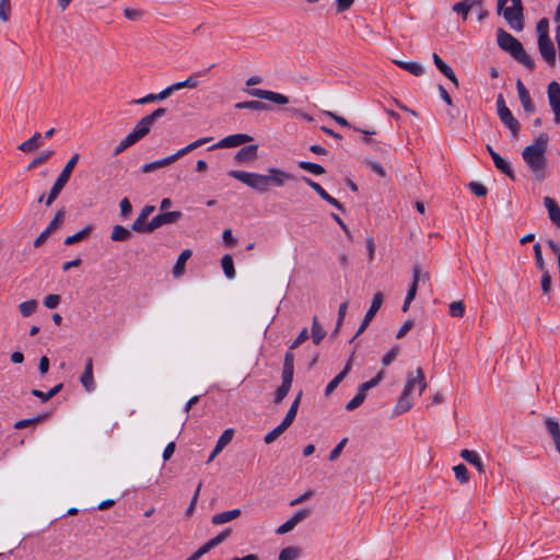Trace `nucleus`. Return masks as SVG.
<instances>
[{"instance_id": "obj_1", "label": "nucleus", "mask_w": 560, "mask_h": 560, "mask_svg": "<svg viewBox=\"0 0 560 560\" xmlns=\"http://www.w3.org/2000/svg\"><path fill=\"white\" fill-rule=\"evenodd\" d=\"M229 176L240 180L258 194H266L270 187H282L294 176L281 168L270 167L267 174L248 173L244 171H230Z\"/></svg>"}, {"instance_id": "obj_2", "label": "nucleus", "mask_w": 560, "mask_h": 560, "mask_svg": "<svg viewBox=\"0 0 560 560\" xmlns=\"http://www.w3.org/2000/svg\"><path fill=\"white\" fill-rule=\"evenodd\" d=\"M548 136L540 133L533 144L526 145L522 151V158L529 167L535 180L542 182L546 176L548 161L546 151L548 147Z\"/></svg>"}, {"instance_id": "obj_3", "label": "nucleus", "mask_w": 560, "mask_h": 560, "mask_svg": "<svg viewBox=\"0 0 560 560\" xmlns=\"http://www.w3.org/2000/svg\"><path fill=\"white\" fill-rule=\"evenodd\" d=\"M498 45L505 51H508L514 59L524 65L527 69L533 70L535 62L532 57L525 51L522 43L514 36L499 30L497 34Z\"/></svg>"}, {"instance_id": "obj_4", "label": "nucleus", "mask_w": 560, "mask_h": 560, "mask_svg": "<svg viewBox=\"0 0 560 560\" xmlns=\"http://www.w3.org/2000/svg\"><path fill=\"white\" fill-rule=\"evenodd\" d=\"M293 373H294V354L289 351L284 355L283 369L281 374L282 383L277 388L275 394V404L279 405L282 402L284 397L290 392L292 382H293Z\"/></svg>"}, {"instance_id": "obj_5", "label": "nucleus", "mask_w": 560, "mask_h": 560, "mask_svg": "<svg viewBox=\"0 0 560 560\" xmlns=\"http://www.w3.org/2000/svg\"><path fill=\"white\" fill-rule=\"evenodd\" d=\"M506 2H498V14L503 15L509 26L517 32L524 28V15L522 2H512L506 7Z\"/></svg>"}, {"instance_id": "obj_6", "label": "nucleus", "mask_w": 560, "mask_h": 560, "mask_svg": "<svg viewBox=\"0 0 560 560\" xmlns=\"http://www.w3.org/2000/svg\"><path fill=\"white\" fill-rule=\"evenodd\" d=\"M497 110L503 125L511 131L512 137L514 139H517L520 135L521 125L505 105V101L502 94L498 95Z\"/></svg>"}, {"instance_id": "obj_7", "label": "nucleus", "mask_w": 560, "mask_h": 560, "mask_svg": "<svg viewBox=\"0 0 560 560\" xmlns=\"http://www.w3.org/2000/svg\"><path fill=\"white\" fill-rule=\"evenodd\" d=\"M166 113V109L163 107H160L155 110H153L150 115L144 116L141 118L130 132L132 136H135V139L139 141L143 137H145L150 130L152 125L155 122V120L162 116H164Z\"/></svg>"}, {"instance_id": "obj_8", "label": "nucleus", "mask_w": 560, "mask_h": 560, "mask_svg": "<svg viewBox=\"0 0 560 560\" xmlns=\"http://www.w3.org/2000/svg\"><path fill=\"white\" fill-rule=\"evenodd\" d=\"M413 383L415 380L411 378L409 381H406L404 390L399 398L397 399V402L394 408V413L396 416L402 415L411 409V393L413 390Z\"/></svg>"}, {"instance_id": "obj_9", "label": "nucleus", "mask_w": 560, "mask_h": 560, "mask_svg": "<svg viewBox=\"0 0 560 560\" xmlns=\"http://www.w3.org/2000/svg\"><path fill=\"white\" fill-rule=\"evenodd\" d=\"M244 91H245V93H247L250 96L270 101L278 105H285L289 103L288 96L277 93V92H272V91H268V90H260V89H246Z\"/></svg>"}, {"instance_id": "obj_10", "label": "nucleus", "mask_w": 560, "mask_h": 560, "mask_svg": "<svg viewBox=\"0 0 560 560\" xmlns=\"http://www.w3.org/2000/svg\"><path fill=\"white\" fill-rule=\"evenodd\" d=\"M548 100L555 114V122L560 124V84L552 81L548 85Z\"/></svg>"}, {"instance_id": "obj_11", "label": "nucleus", "mask_w": 560, "mask_h": 560, "mask_svg": "<svg viewBox=\"0 0 560 560\" xmlns=\"http://www.w3.org/2000/svg\"><path fill=\"white\" fill-rule=\"evenodd\" d=\"M252 140L253 138L246 133H235L221 139L219 142L210 147V150L218 148H235Z\"/></svg>"}, {"instance_id": "obj_12", "label": "nucleus", "mask_w": 560, "mask_h": 560, "mask_svg": "<svg viewBox=\"0 0 560 560\" xmlns=\"http://www.w3.org/2000/svg\"><path fill=\"white\" fill-rule=\"evenodd\" d=\"M183 213L180 211H170V212H163L158 215H155L150 221V226L153 228V231L156 229L166 225V224H173L177 222L179 219H182Z\"/></svg>"}, {"instance_id": "obj_13", "label": "nucleus", "mask_w": 560, "mask_h": 560, "mask_svg": "<svg viewBox=\"0 0 560 560\" xmlns=\"http://www.w3.org/2000/svg\"><path fill=\"white\" fill-rule=\"evenodd\" d=\"M538 49L542 59L551 67L556 65V49L550 38L538 39Z\"/></svg>"}, {"instance_id": "obj_14", "label": "nucleus", "mask_w": 560, "mask_h": 560, "mask_svg": "<svg viewBox=\"0 0 560 560\" xmlns=\"http://www.w3.org/2000/svg\"><path fill=\"white\" fill-rule=\"evenodd\" d=\"M258 145L257 144H249L246 147H243L241 150L237 151L235 154V161L238 164H245V163H252L255 162L258 158Z\"/></svg>"}, {"instance_id": "obj_15", "label": "nucleus", "mask_w": 560, "mask_h": 560, "mask_svg": "<svg viewBox=\"0 0 560 560\" xmlns=\"http://www.w3.org/2000/svg\"><path fill=\"white\" fill-rule=\"evenodd\" d=\"M303 180L312 188L314 189L325 201L337 208L338 210H343V206L334 197H331L329 194L326 192V190L317 183L312 180L308 177H303Z\"/></svg>"}, {"instance_id": "obj_16", "label": "nucleus", "mask_w": 560, "mask_h": 560, "mask_svg": "<svg viewBox=\"0 0 560 560\" xmlns=\"http://www.w3.org/2000/svg\"><path fill=\"white\" fill-rule=\"evenodd\" d=\"M121 10L124 16L131 22H138L142 20L144 15L148 13V11L144 8H142L139 3L124 5Z\"/></svg>"}, {"instance_id": "obj_17", "label": "nucleus", "mask_w": 560, "mask_h": 560, "mask_svg": "<svg viewBox=\"0 0 560 560\" xmlns=\"http://www.w3.org/2000/svg\"><path fill=\"white\" fill-rule=\"evenodd\" d=\"M516 89L524 110L528 114H532L535 110L534 104L532 102L528 90L520 79L516 81Z\"/></svg>"}, {"instance_id": "obj_18", "label": "nucleus", "mask_w": 560, "mask_h": 560, "mask_svg": "<svg viewBox=\"0 0 560 560\" xmlns=\"http://www.w3.org/2000/svg\"><path fill=\"white\" fill-rule=\"evenodd\" d=\"M233 435H234L233 429H226L223 431V433L217 441V444L208 458V463L212 462L215 458V456L224 448V446L228 445L232 441Z\"/></svg>"}, {"instance_id": "obj_19", "label": "nucleus", "mask_w": 560, "mask_h": 560, "mask_svg": "<svg viewBox=\"0 0 560 560\" xmlns=\"http://www.w3.org/2000/svg\"><path fill=\"white\" fill-rule=\"evenodd\" d=\"M352 361H353V355L350 357V359L348 360L343 370L328 383L326 390H325L326 396H329L337 388V386L343 381V378L348 375V373L350 372L351 366H352Z\"/></svg>"}, {"instance_id": "obj_20", "label": "nucleus", "mask_w": 560, "mask_h": 560, "mask_svg": "<svg viewBox=\"0 0 560 560\" xmlns=\"http://www.w3.org/2000/svg\"><path fill=\"white\" fill-rule=\"evenodd\" d=\"M545 425L553 440L556 450L560 453V425L558 421L547 417L545 419Z\"/></svg>"}, {"instance_id": "obj_21", "label": "nucleus", "mask_w": 560, "mask_h": 560, "mask_svg": "<svg viewBox=\"0 0 560 560\" xmlns=\"http://www.w3.org/2000/svg\"><path fill=\"white\" fill-rule=\"evenodd\" d=\"M432 59H433V62L434 65L436 66V68L446 77L448 78L455 86H458V81H457V78L454 73V71L452 70V68L446 65L438 54H433L432 55Z\"/></svg>"}, {"instance_id": "obj_22", "label": "nucleus", "mask_w": 560, "mask_h": 560, "mask_svg": "<svg viewBox=\"0 0 560 560\" xmlns=\"http://www.w3.org/2000/svg\"><path fill=\"white\" fill-rule=\"evenodd\" d=\"M177 160H178V158L174 153V154H172V155H170L167 158H164V159L151 162V163H147V164H144L142 166L141 170H142L143 173H150V172H153V171H155L158 168L168 166L172 163L176 162Z\"/></svg>"}, {"instance_id": "obj_23", "label": "nucleus", "mask_w": 560, "mask_h": 560, "mask_svg": "<svg viewBox=\"0 0 560 560\" xmlns=\"http://www.w3.org/2000/svg\"><path fill=\"white\" fill-rule=\"evenodd\" d=\"M410 378L415 380L413 389L418 387L419 394L421 395L427 388V381L422 368H417L415 372H409L406 381Z\"/></svg>"}, {"instance_id": "obj_24", "label": "nucleus", "mask_w": 560, "mask_h": 560, "mask_svg": "<svg viewBox=\"0 0 560 560\" xmlns=\"http://www.w3.org/2000/svg\"><path fill=\"white\" fill-rule=\"evenodd\" d=\"M80 381L88 392L93 390L95 384L93 378V364L91 358L86 360L85 369L81 375Z\"/></svg>"}, {"instance_id": "obj_25", "label": "nucleus", "mask_w": 560, "mask_h": 560, "mask_svg": "<svg viewBox=\"0 0 560 560\" xmlns=\"http://www.w3.org/2000/svg\"><path fill=\"white\" fill-rule=\"evenodd\" d=\"M191 255H192L191 249H184L179 254V256H178V258H177V260L175 262V266L173 267V276L175 278H179V277H182L184 275V272H185V264L191 257Z\"/></svg>"}, {"instance_id": "obj_26", "label": "nucleus", "mask_w": 560, "mask_h": 560, "mask_svg": "<svg viewBox=\"0 0 560 560\" xmlns=\"http://www.w3.org/2000/svg\"><path fill=\"white\" fill-rule=\"evenodd\" d=\"M240 515H241L240 509L225 511V512L218 513V514L213 515L211 518V523L213 525H221V524H224V523H228V522H231V521L237 518Z\"/></svg>"}, {"instance_id": "obj_27", "label": "nucleus", "mask_w": 560, "mask_h": 560, "mask_svg": "<svg viewBox=\"0 0 560 560\" xmlns=\"http://www.w3.org/2000/svg\"><path fill=\"white\" fill-rule=\"evenodd\" d=\"M544 203L548 210L550 220L560 228V208L551 197H545Z\"/></svg>"}, {"instance_id": "obj_28", "label": "nucleus", "mask_w": 560, "mask_h": 560, "mask_svg": "<svg viewBox=\"0 0 560 560\" xmlns=\"http://www.w3.org/2000/svg\"><path fill=\"white\" fill-rule=\"evenodd\" d=\"M460 457L465 459L467 463L474 465L479 472L485 471V465L480 458V456L475 451L463 450L460 452Z\"/></svg>"}, {"instance_id": "obj_29", "label": "nucleus", "mask_w": 560, "mask_h": 560, "mask_svg": "<svg viewBox=\"0 0 560 560\" xmlns=\"http://www.w3.org/2000/svg\"><path fill=\"white\" fill-rule=\"evenodd\" d=\"M395 65H397L399 68L410 72L411 74L416 77H420L424 73L423 67L419 62L415 61H404V60H393Z\"/></svg>"}, {"instance_id": "obj_30", "label": "nucleus", "mask_w": 560, "mask_h": 560, "mask_svg": "<svg viewBox=\"0 0 560 560\" xmlns=\"http://www.w3.org/2000/svg\"><path fill=\"white\" fill-rule=\"evenodd\" d=\"M492 160L498 170L509 176L511 179H515L514 172L509 164L500 154H492Z\"/></svg>"}, {"instance_id": "obj_31", "label": "nucleus", "mask_w": 560, "mask_h": 560, "mask_svg": "<svg viewBox=\"0 0 560 560\" xmlns=\"http://www.w3.org/2000/svg\"><path fill=\"white\" fill-rule=\"evenodd\" d=\"M131 237V232L122 225H114L110 234V240L114 242H124Z\"/></svg>"}, {"instance_id": "obj_32", "label": "nucleus", "mask_w": 560, "mask_h": 560, "mask_svg": "<svg viewBox=\"0 0 560 560\" xmlns=\"http://www.w3.org/2000/svg\"><path fill=\"white\" fill-rule=\"evenodd\" d=\"M301 398H302V392H300L295 399L293 400L290 409L288 410L284 419L282 420V422L290 427L294 420V418L296 417V413H298V409H299V406H300V402H301Z\"/></svg>"}, {"instance_id": "obj_33", "label": "nucleus", "mask_w": 560, "mask_h": 560, "mask_svg": "<svg viewBox=\"0 0 560 560\" xmlns=\"http://www.w3.org/2000/svg\"><path fill=\"white\" fill-rule=\"evenodd\" d=\"M325 336H326V331L324 330V328L319 324L317 316H314L313 317V323H312V339H313V342L315 345H319Z\"/></svg>"}, {"instance_id": "obj_34", "label": "nucleus", "mask_w": 560, "mask_h": 560, "mask_svg": "<svg viewBox=\"0 0 560 560\" xmlns=\"http://www.w3.org/2000/svg\"><path fill=\"white\" fill-rule=\"evenodd\" d=\"M383 302H384L383 293L376 292L373 295L372 304H371L370 308L368 310L365 316H368V318L373 319L374 316L376 315V313L378 312V310L381 308Z\"/></svg>"}, {"instance_id": "obj_35", "label": "nucleus", "mask_w": 560, "mask_h": 560, "mask_svg": "<svg viewBox=\"0 0 560 560\" xmlns=\"http://www.w3.org/2000/svg\"><path fill=\"white\" fill-rule=\"evenodd\" d=\"M475 4H481V2H456L452 10L453 12L460 14L465 20L468 13L475 9Z\"/></svg>"}, {"instance_id": "obj_36", "label": "nucleus", "mask_w": 560, "mask_h": 560, "mask_svg": "<svg viewBox=\"0 0 560 560\" xmlns=\"http://www.w3.org/2000/svg\"><path fill=\"white\" fill-rule=\"evenodd\" d=\"M237 109L266 110L268 105L259 101H244L235 104Z\"/></svg>"}, {"instance_id": "obj_37", "label": "nucleus", "mask_w": 560, "mask_h": 560, "mask_svg": "<svg viewBox=\"0 0 560 560\" xmlns=\"http://www.w3.org/2000/svg\"><path fill=\"white\" fill-rule=\"evenodd\" d=\"M91 232H92V226L88 225L83 230L74 233L73 235L68 236L65 240V244L66 245H72V244H75L78 242H81L84 238H86L90 235Z\"/></svg>"}, {"instance_id": "obj_38", "label": "nucleus", "mask_w": 560, "mask_h": 560, "mask_svg": "<svg viewBox=\"0 0 560 560\" xmlns=\"http://www.w3.org/2000/svg\"><path fill=\"white\" fill-rule=\"evenodd\" d=\"M221 266L225 273V276L229 279H232L235 277V269H234V262L231 255L226 254L221 259Z\"/></svg>"}, {"instance_id": "obj_39", "label": "nucleus", "mask_w": 560, "mask_h": 560, "mask_svg": "<svg viewBox=\"0 0 560 560\" xmlns=\"http://www.w3.org/2000/svg\"><path fill=\"white\" fill-rule=\"evenodd\" d=\"M198 85V81L195 75L188 77L186 80L176 82L170 85L172 92L182 90V89H195Z\"/></svg>"}, {"instance_id": "obj_40", "label": "nucleus", "mask_w": 560, "mask_h": 560, "mask_svg": "<svg viewBox=\"0 0 560 560\" xmlns=\"http://www.w3.org/2000/svg\"><path fill=\"white\" fill-rule=\"evenodd\" d=\"M385 372L382 370L380 371L372 380L362 383L359 386V390L363 394H366V392L375 386H377L382 380L384 378Z\"/></svg>"}, {"instance_id": "obj_41", "label": "nucleus", "mask_w": 560, "mask_h": 560, "mask_svg": "<svg viewBox=\"0 0 560 560\" xmlns=\"http://www.w3.org/2000/svg\"><path fill=\"white\" fill-rule=\"evenodd\" d=\"M289 427L285 425L283 422H281L279 425H277L273 430H271L269 433H267L264 438V442L266 444H271L275 442Z\"/></svg>"}, {"instance_id": "obj_42", "label": "nucleus", "mask_w": 560, "mask_h": 560, "mask_svg": "<svg viewBox=\"0 0 560 560\" xmlns=\"http://www.w3.org/2000/svg\"><path fill=\"white\" fill-rule=\"evenodd\" d=\"M299 166L302 170L310 172L312 174H315V175H322L325 173V168L317 163L301 161V162H299Z\"/></svg>"}, {"instance_id": "obj_43", "label": "nucleus", "mask_w": 560, "mask_h": 560, "mask_svg": "<svg viewBox=\"0 0 560 560\" xmlns=\"http://www.w3.org/2000/svg\"><path fill=\"white\" fill-rule=\"evenodd\" d=\"M137 140L135 139V136L129 133L127 137H125L118 145L114 149V155L120 154L122 151H125L127 148L135 144Z\"/></svg>"}, {"instance_id": "obj_44", "label": "nucleus", "mask_w": 560, "mask_h": 560, "mask_svg": "<svg viewBox=\"0 0 560 560\" xmlns=\"http://www.w3.org/2000/svg\"><path fill=\"white\" fill-rule=\"evenodd\" d=\"M454 474H455V477L456 479L460 482V483H466L468 482L469 480V472H468V469L466 468V466L464 464H458L456 465L454 468Z\"/></svg>"}, {"instance_id": "obj_45", "label": "nucleus", "mask_w": 560, "mask_h": 560, "mask_svg": "<svg viewBox=\"0 0 560 560\" xmlns=\"http://www.w3.org/2000/svg\"><path fill=\"white\" fill-rule=\"evenodd\" d=\"M150 222L145 223L144 221L140 219H136L133 223L131 224V230L137 233H151L153 232V228H149Z\"/></svg>"}, {"instance_id": "obj_46", "label": "nucleus", "mask_w": 560, "mask_h": 560, "mask_svg": "<svg viewBox=\"0 0 560 560\" xmlns=\"http://www.w3.org/2000/svg\"><path fill=\"white\" fill-rule=\"evenodd\" d=\"M299 552V549L295 547H285L280 551L279 560H295Z\"/></svg>"}, {"instance_id": "obj_47", "label": "nucleus", "mask_w": 560, "mask_h": 560, "mask_svg": "<svg viewBox=\"0 0 560 560\" xmlns=\"http://www.w3.org/2000/svg\"><path fill=\"white\" fill-rule=\"evenodd\" d=\"M465 314V305L462 301H454L450 304V315L452 317H463Z\"/></svg>"}, {"instance_id": "obj_48", "label": "nucleus", "mask_w": 560, "mask_h": 560, "mask_svg": "<svg viewBox=\"0 0 560 560\" xmlns=\"http://www.w3.org/2000/svg\"><path fill=\"white\" fill-rule=\"evenodd\" d=\"M430 279L429 272H422L420 265H415L412 268V282L419 284L421 280L425 281Z\"/></svg>"}, {"instance_id": "obj_49", "label": "nucleus", "mask_w": 560, "mask_h": 560, "mask_svg": "<svg viewBox=\"0 0 560 560\" xmlns=\"http://www.w3.org/2000/svg\"><path fill=\"white\" fill-rule=\"evenodd\" d=\"M366 397V394L358 392V394L346 405V409L351 411L361 406Z\"/></svg>"}, {"instance_id": "obj_50", "label": "nucleus", "mask_w": 560, "mask_h": 560, "mask_svg": "<svg viewBox=\"0 0 560 560\" xmlns=\"http://www.w3.org/2000/svg\"><path fill=\"white\" fill-rule=\"evenodd\" d=\"M61 388H62V383H59V384L55 385L48 393L37 390V398L42 399V401L45 402V401L49 400L51 397H54L57 393H59Z\"/></svg>"}, {"instance_id": "obj_51", "label": "nucleus", "mask_w": 560, "mask_h": 560, "mask_svg": "<svg viewBox=\"0 0 560 560\" xmlns=\"http://www.w3.org/2000/svg\"><path fill=\"white\" fill-rule=\"evenodd\" d=\"M19 310L24 317L35 313V300L23 302L19 305Z\"/></svg>"}, {"instance_id": "obj_52", "label": "nucleus", "mask_w": 560, "mask_h": 560, "mask_svg": "<svg viewBox=\"0 0 560 560\" xmlns=\"http://www.w3.org/2000/svg\"><path fill=\"white\" fill-rule=\"evenodd\" d=\"M536 28H537V33H538V39H542L544 36H545V38H550L549 34H548L549 22L547 19L539 20Z\"/></svg>"}, {"instance_id": "obj_53", "label": "nucleus", "mask_w": 560, "mask_h": 560, "mask_svg": "<svg viewBox=\"0 0 560 560\" xmlns=\"http://www.w3.org/2000/svg\"><path fill=\"white\" fill-rule=\"evenodd\" d=\"M63 218H65V212L63 210H59L56 214H55V218L52 219V221L50 222V224L48 225V228L46 229L48 232H54L56 231L62 223L63 221Z\"/></svg>"}, {"instance_id": "obj_54", "label": "nucleus", "mask_w": 560, "mask_h": 560, "mask_svg": "<svg viewBox=\"0 0 560 560\" xmlns=\"http://www.w3.org/2000/svg\"><path fill=\"white\" fill-rule=\"evenodd\" d=\"M353 2H336V4L328 10V13L342 14L350 10Z\"/></svg>"}, {"instance_id": "obj_55", "label": "nucleus", "mask_w": 560, "mask_h": 560, "mask_svg": "<svg viewBox=\"0 0 560 560\" xmlns=\"http://www.w3.org/2000/svg\"><path fill=\"white\" fill-rule=\"evenodd\" d=\"M347 442H348V439L345 438L334 447V450L329 454V460L330 462L336 460L340 456V454H341L345 445L347 444Z\"/></svg>"}, {"instance_id": "obj_56", "label": "nucleus", "mask_w": 560, "mask_h": 560, "mask_svg": "<svg viewBox=\"0 0 560 560\" xmlns=\"http://www.w3.org/2000/svg\"><path fill=\"white\" fill-rule=\"evenodd\" d=\"M469 189L478 197H483L487 195L488 192V189L485 185L480 184V183H477V182H471L469 184Z\"/></svg>"}, {"instance_id": "obj_57", "label": "nucleus", "mask_w": 560, "mask_h": 560, "mask_svg": "<svg viewBox=\"0 0 560 560\" xmlns=\"http://www.w3.org/2000/svg\"><path fill=\"white\" fill-rule=\"evenodd\" d=\"M79 161V154H74L68 162L67 164L65 165L63 170L61 171V174H63L65 176H71V173L74 168V166L77 165Z\"/></svg>"}, {"instance_id": "obj_58", "label": "nucleus", "mask_w": 560, "mask_h": 560, "mask_svg": "<svg viewBox=\"0 0 560 560\" xmlns=\"http://www.w3.org/2000/svg\"><path fill=\"white\" fill-rule=\"evenodd\" d=\"M534 253H535L536 266H537L541 271H544V270H545V261H544V258H542L540 244L536 243V244L534 245Z\"/></svg>"}, {"instance_id": "obj_59", "label": "nucleus", "mask_w": 560, "mask_h": 560, "mask_svg": "<svg viewBox=\"0 0 560 560\" xmlns=\"http://www.w3.org/2000/svg\"><path fill=\"white\" fill-rule=\"evenodd\" d=\"M60 303V295L58 294H49L45 298L44 300V305L47 307V308H56Z\"/></svg>"}, {"instance_id": "obj_60", "label": "nucleus", "mask_w": 560, "mask_h": 560, "mask_svg": "<svg viewBox=\"0 0 560 560\" xmlns=\"http://www.w3.org/2000/svg\"><path fill=\"white\" fill-rule=\"evenodd\" d=\"M308 338L307 328H303L301 332L298 335L295 340L291 343L290 350L296 349L300 345H302Z\"/></svg>"}, {"instance_id": "obj_61", "label": "nucleus", "mask_w": 560, "mask_h": 560, "mask_svg": "<svg viewBox=\"0 0 560 560\" xmlns=\"http://www.w3.org/2000/svg\"><path fill=\"white\" fill-rule=\"evenodd\" d=\"M295 526L296 524L291 518H289L287 522H284L276 529V533L278 535H283L291 532Z\"/></svg>"}, {"instance_id": "obj_62", "label": "nucleus", "mask_w": 560, "mask_h": 560, "mask_svg": "<svg viewBox=\"0 0 560 560\" xmlns=\"http://www.w3.org/2000/svg\"><path fill=\"white\" fill-rule=\"evenodd\" d=\"M399 353V348L398 347H394L393 349H390L382 359V363L384 365H389L394 360L395 358L398 355Z\"/></svg>"}, {"instance_id": "obj_63", "label": "nucleus", "mask_w": 560, "mask_h": 560, "mask_svg": "<svg viewBox=\"0 0 560 560\" xmlns=\"http://www.w3.org/2000/svg\"><path fill=\"white\" fill-rule=\"evenodd\" d=\"M11 2H0V20L7 22L11 14Z\"/></svg>"}, {"instance_id": "obj_64", "label": "nucleus", "mask_w": 560, "mask_h": 560, "mask_svg": "<svg viewBox=\"0 0 560 560\" xmlns=\"http://www.w3.org/2000/svg\"><path fill=\"white\" fill-rule=\"evenodd\" d=\"M310 515H311V510L303 509V510L295 512L290 518L298 525L300 522H302Z\"/></svg>"}]
</instances>
